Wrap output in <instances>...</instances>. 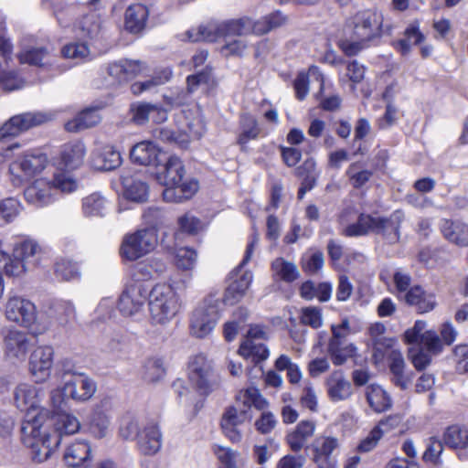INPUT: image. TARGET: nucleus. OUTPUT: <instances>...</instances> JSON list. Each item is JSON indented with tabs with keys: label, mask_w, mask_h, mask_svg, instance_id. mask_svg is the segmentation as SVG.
<instances>
[{
	"label": "nucleus",
	"mask_w": 468,
	"mask_h": 468,
	"mask_svg": "<svg viewBox=\"0 0 468 468\" xmlns=\"http://www.w3.org/2000/svg\"><path fill=\"white\" fill-rule=\"evenodd\" d=\"M53 433L43 430L39 418L34 417L23 423L22 441L31 450L32 459L37 463L45 462L49 458L60 443V435L74 434L79 431V420L69 413L58 414L54 422Z\"/></svg>",
	"instance_id": "obj_1"
},
{
	"label": "nucleus",
	"mask_w": 468,
	"mask_h": 468,
	"mask_svg": "<svg viewBox=\"0 0 468 468\" xmlns=\"http://www.w3.org/2000/svg\"><path fill=\"white\" fill-rule=\"evenodd\" d=\"M269 403L262 397L260 390L254 387L248 388L240 392L237 398V403L226 410L224 412L220 426L223 433L232 442H238L241 440V432L239 426L251 419L250 407L262 410L268 407Z\"/></svg>",
	"instance_id": "obj_2"
},
{
	"label": "nucleus",
	"mask_w": 468,
	"mask_h": 468,
	"mask_svg": "<svg viewBox=\"0 0 468 468\" xmlns=\"http://www.w3.org/2000/svg\"><path fill=\"white\" fill-rule=\"evenodd\" d=\"M404 218L401 210H395L388 218L360 214L357 221L347 226L343 234L346 237H359L373 232L380 235L388 243L394 244L400 239L399 230Z\"/></svg>",
	"instance_id": "obj_3"
},
{
	"label": "nucleus",
	"mask_w": 468,
	"mask_h": 468,
	"mask_svg": "<svg viewBox=\"0 0 468 468\" xmlns=\"http://www.w3.org/2000/svg\"><path fill=\"white\" fill-rule=\"evenodd\" d=\"M40 252L37 241L25 239L16 243L9 254L0 239V271L8 277H21L38 264Z\"/></svg>",
	"instance_id": "obj_4"
},
{
	"label": "nucleus",
	"mask_w": 468,
	"mask_h": 468,
	"mask_svg": "<svg viewBox=\"0 0 468 468\" xmlns=\"http://www.w3.org/2000/svg\"><path fill=\"white\" fill-rule=\"evenodd\" d=\"M182 302L178 292L163 284L151 287L148 300L149 321L153 325L165 326L179 313Z\"/></svg>",
	"instance_id": "obj_5"
},
{
	"label": "nucleus",
	"mask_w": 468,
	"mask_h": 468,
	"mask_svg": "<svg viewBox=\"0 0 468 468\" xmlns=\"http://www.w3.org/2000/svg\"><path fill=\"white\" fill-rule=\"evenodd\" d=\"M48 164V157L39 150L27 151L18 154L10 164L8 176L14 186H20L39 176Z\"/></svg>",
	"instance_id": "obj_6"
},
{
	"label": "nucleus",
	"mask_w": 468,
	"mask_h": 468,
	"mask_svg": "<svg viewBox=\"0 0 468 468\" xmlns=\"http://www.w3.org/2000/svg\"><path fill=\"white\" fill-rule=\"evenodd\" d=\"M158 244V230L147 227L126 234L120 247L122 259L134 261L152 252Z\"/></svg>",
	"instance_id": "obj_7"
},
{
	"label": "nucleus",
	"mask_w": 468,
	"mask_h": 468,
	"mask_svg": "<svg viewBox=\"0 0 468 468\" xmlns=\"http://www.w3.org/2000/svg\"><path fill=\"white\" fill-rule=\"evenodd\" d=\"M221 304L219 297L210 294L197 305L190 318L193 335L203 338L213 331L220 315Z\"/></svg>",
	"instance_id": "obj_8"
},
{
	"label": "nucleus",
	"mask_w": 468,
	"mask_h": 468,
	"mask_svg": "<svg viewBox=\"0 0 468 468\" xmlns=\"http://www.w3.org/2000/svg\"><path fill=\"white\" fill-rule=\"evenodd\" d=\"M258 242V234H253L247 246L242 261L231 271L230 279L233 281L228 286L224 295V302L227 304L232 305L238 303L241 298H243L247 290L250 286L253 279L252 272L250 271H243V266L250 261Z\"/></svg>",
	"instance_id": "obj_9"
},
{
	"label": "nucleus",
	"mask_w": 468,
	"mask_h": 468,
	"mask_svg": "<svg viewBox=\"0 0 468 468\" xmlns=\"http://www.w3.org/2000/svg\"><path fill=\"white\" fill-rule=\"evenodd\" d=\"M384 17L376 9H366L356 12L348 21L353 36L362 41L379 38L384 34Z\"/></svg>",
	"instance_id": "obj_10"
},
{
	"label": "nucleus",
	"mask_w": 468,
	"mask_h": 468,
	"mask_svg": "<svg viewBox=\"0 0 468 468\" xmlns=\"http://www.w3.org/2000/svg\"><path fill=\"white\" fill-rule=\"evenodd\" d=\"M5 315L8 321L19 324L38 333L47 329L46 325H37L35 304L22 296L11 295L8 297L5 305Z\"/></svg>",
	"instance_id": "obj_11"
},
{
	"label": "nucleus",
	"mask_w": 468,
	"mask_h": 468,
	"mask_svg": "<svg viewBox=\"0 0 468 468\" xmlns=\"http://www.w3.org/2000/svg\"><path fill=\"white\" fill-rule=\"evenodd\" d=\"M149 283L127 282L118 300V309L126 317L141 314L149 300L151 292Z\"/></svg>",
	"instance_id": "obj_12"
},
{
	"label": "nucleus",
	"mask_w": 468,
	"mask_h": 468,
	"mask_svg": "<svg viewBox=\"0 0 468 468\" xmlns=\"http://www.w3.org/2000/svg\"><path fill=\"white\" fill-rule=\"evenodd\" d=\"M188 378L200 394H208L217 385L210 362L204 355L193 356L188 364Z\"/></svg>",
	"instance_id": "obj_13"
},
{
	"label": "nucleus",
	"mask_w": 468,
	"mask_h": 468,
	"mask_svg": "<svg viewBox=\"0 0 468 468\" xmlns=\"http://www.w3.org/2000/svg\"><path fill=\"white\" fill-rule=\"evenodd\" d=\"M13 44L0 35V84L5 90H14L23 87V80L13 69Z\"/></svg>",
	"instance_id": "obj_14"
},
{
	"label": "nucleus",
	"mask_w": 468,
	"mask_h": 468,
	"mask_svg": "<svg viewBox=\"0 0 468 468\" xmlns=\"http://www.w3.org/2000/svg\"><path fill=\"white\" fill-rule=\"evenodd\" d=\"M53 360L54 349L50 346H37L31 353L28 368L37 383H43L49 378Z\"/></svg>",
	"instance_id": "obj_15"
},
{
	"label": "nucleus",
	"mask_w": 468,
	"mask_h": 468,
	"mask_svg": "<svg viewBox=\"0 0 468 468\" xmlns=\"http://www.w3.org/2000/svg\"><path fill=\"white\" fill-rule=\"evenodd\" d=\"M226 32L235 33L234 19L227 21H210L186 32L189 41L214 42L223 38Z\"/></svg>",
	"instance_id": "obj_16"
},
{
	"label": "nucleus",
	"mask_w": 468,
	"mask_h": 468,
	"mask_svg": "<svg viewBox=\"0 0 468 468\" xmlns=\"http://www.w3.org/2000/svg\"><path fill=\"white\" fill-rule=\"evenodd\" d=\"M68 397L78 402H85L96 392V383L84 373L75 372L64 383Z\"/></svg>",
	"instance_id": "obj_17"
},
{
	"label": "nucleus",
	"mask_w": 468,
	"mask_h": 468,
	"mask_svg": "<svg viewBox=\"0 0 468 468\" xmlns=\"http://www.w3.org/2000/svg\"><path fill=\"white\" fill-rule=\"evenodd\" d=\"M46 121V115L40 112H26L13 116L0 128V140L8 136H16Z\"/></svg>",
	"instance_id": "obj_18"
},
{
	"label": "nucleus",
	"mask_w": 468,
	"mask_h": 468,
	"mask_svg": "<svg viewBox=\"0 0 468 468\" xmlns=\"http://www.w3.org/2000/svg\"><path fill=\"white\" fill-rule=\"evenodd\" d=\"M340 442L334 436H320L313 443V462L314 464L337 467L335 452L338 451Z\"/></svg>",
	"instance_id": "obj_19"
},
{
	"label": "nucleus",
	"mask_w": 468,
	"mask_h": 468,
	"mask_svg": "<svg viewBox=\"0 0 468 468\" xmlns=\"http://www.w3.org/2000/svg\"><path fill=\"white\" fill-rule=\"evenodd\" d=\"M25 200L36 207H44L55 200L51 182L46 178H37L26 187Z\"/></svg>",
	"instance_id": "obj_20"
},
{
	"label": "nucleus",
	"mask_w": 468,
	"mask_h": 468,
	"mask_svg": "<svg viewBox=\"0 0 468 468\" xmlns=\"http://www.w3.org/2000/svg\"><path fill=\"white\" fill-rule=\"evenodd\" d=\"M130 157L134 164L158 167L165 154L154 143L143 141L133 146Z\"/></svg>",
	"instance_id": "obj_21"
},
{
	"label": "nucleus",
	"mask_w": 468,
	"mask_h": 468,
	"mask_svg": "<svg viewBox=\"0 0 468 468\" xmlns=\"http://www.w3.org/2000/svg\"><path fill=\"white\" fill-rule=\"evenodd\" d=\"M156 168L155 179L166 188L175 187L183 180L185 168L182 161L176 156H170L164 165L160 164Z\"/></svg>",
	"instance_id": "obj_22"
},
{
	"label": "nucleus",
	"mask_w": 468,
	"mask_h": 468,
	"mask_svg": "<svg viewBox=\"0 0 468 468\" xmlns=\"http://www.w3.org/2000/svg\"><path fill=\"white\" fill-rule=\"evenodd\" d=\"M92 457L91 446L87 441H75L65 449L63 460L69 467L88 468Z\"/></svg>",
	"instance_id": "obj_23"
},
{
	"label": "nucleus",
	"mask_w": 468,
	"mask_h": 468,
	"mask_svg": "<svg viewBox=\"0 0 468 468\" xmlns=\"http://www.w3.org/2000/svg\"><path fill=\"white\" fill-rule=\"evenodd\" d=\"M6 356L10 359L24 361L29 350V337L25 332L10 329L4 336Z\"/></svg>",
	"instance_id": "obj_24"
},
{
	"label": "nucleus",
	"mask_w": 468,
	"mask_h": 468,
	"mask_svg": "<svg viewBox=\"0 0 468 468\" xmlns=\"http://www.w3.org/2000/svg\"><path fill=\"white\" fill-rule=\"evenodd\" d=\"M327 396L333 402L344 401L353 395L351 382L340 369L333 371L325 379Z\"/></svg>",
	"instance_id": "obj_25"
},
{
	"label": "nucleus",
	"mask_w": 468,
	"mask_h": 468,
	"mask_svg": "<svg viewBox=\"0 0 468 468\" xmlns=\"http://www.w3.org/2000/svg\"><path fill=\"white\" fill-rule=\"evenodd\" d=\"M162 446V434L156 423L150 421L143 426L137 440V447L144 455L155 454Z\"/></svg>",
	"instance_id": "obj_26"
},
{
	"label": "nucleus",
	"mask_w": 468,
	"mask_h": 468,
	"mask_svg": "<svg viewBox=\"0 0 468 468\" xmlns=\"http://www.w3.org/2000/svg\"><path fill=\"white\" fill-rule=\"evenodd\" d=\"M403 299L407 304L414 306L420 314L432 311L437 304L435 294L419 285L410 287Z\"/></svg>",
	"instance_id": "obj_27"
},
{
	"label": "nucleus",
	"mask_w": 468,
	"mask_h": 468,
	"mask_svg": "<svg viewBox=\"0 0 468 468\" xmlns=\"http://www.w3.org/2000/svg\"><path fill=\"white\" fill-rule=\"evenodd\" d=\"M91 163L98 170L110 171L121 165L122 157L112 145H102L92 152Z\"/></svg>",
	"instance_id": "obj_28"
},
{
	"label": "nucleus",
	"mask_w": 468,
	"mask_h": 468,
	"mask_svg": "<svg viewBox=\"0 0 468 468\" xmlns=\"http://www.w3.org/2000/svg\"><path fill=\"white\" fill-rule=\"evenodd\" d=\"M86 153L85 145L80 142L65 144L60 153L58 168L74 170L80 167Z\"/></svg>",
	"instance_id": "obj_29"
},
{
	"label": "nucleus",
	"mask_w": 468,
	"mask_h": 468,
	"mask_svg": "<svg viewBox=\"0 0 468 468\" xmlns=\"http://www.w3.org/2000/svg\"><path fill=\"white\" fill-rule=\"evenodd\" d=\"M49 310L60 327H68L77 319L76 306L70 300L56 299L51 303Z\"/></svg>",
	"instance_id": "obj_30"
},
{
	"label": "nucleus",
	"mask_w": 468,
	"mask_h": 468,
	"mask_svg": "<svg viewBox=\"0 0 468 468\" xmlns=\"http://www.w3.org/2000/svg\"><path fill=\"white\" fill-rule=\"evenodd\" d=\"M42 390L33 384H18L14 391V398L16 407L20 410L35 409L38 404V398Z\"/></svg>",
	"instance_id": "obj_31"
},
{
	"label": "nucleus",
	"mask_w": 468,
	"mask_h": 468,
	"mask_svg": "<svg viewBox=\"0 0 468 468\" xmlns=\"http://www.w3.org/2000/svg\"><path fill=\"white\" fill-rule=\"evenodd\" d=\"M149 11L144 5H131L124 14V28L132 34L141 33L146 26Z\"/></svg>",
	"instance_id": "obj_32"
},
{
	"label": "nucleus",
	"mask_w": 468,
	"mask_h": 468,
	"mask_svg": "<svg viewBox=\"0 0 468 468\" xmlns=\"http://www.w3.org/2000/svg\"><path fill=\"white\" fill-rule=\"evenodd\" d=\"M315 431V423L311 420H302L296 427L287 434L286 441L291 450L300 452L308 440L313 437Z\"/></svg>",
	"instance_id": "obj_33"
},
{
	"label": "nucleus",
	"mask_w": 468,
	"mask_h": 468,
	"mask_svg": "<svg viewBox=\"0 0 468 468\" xmlns=\"http://www.w3.org/2000/svg\"><path fill=\"white\" fill-rule=\"evenodd\" d=\"M441 231L443 237L450 242L461 246H468V225L461 221L442 219Z\"/></svg>",
	"instance_id": "obj_34"
},
{
	"label": "nucleus",
	"mask_w": 468,
	"mask_h": 468,
	"mask_svg": "<svg viewBox=\"0 0 468 468\" xmlns=\"http://www.w3.org/2000/svg\"><path fill=\"white\" fill-rule=\"evenodd\" d=\"M109 200L99 192L81 199V213L85 218H103L108 212Z\"/></svg>",
	"instance_id": "obj_35"
},
{
	"label": "nucleus",
	"mask_w": 468,
	"mask_h": 468,
	"mask_svg": "<svg viewBox=\"0 0 468 468\" xmlns=\"http://www.w3.org/2000/svg\"><path fill=\"white\" fill-rule=\"evenodd\" d=\"M101 120L97 108H88L65 123V129L78 133L97 125Z\"/></svg>",
	"instance_id": "obj_36"
},
{
	"label": "nucleus",
	"mask_w": 468,
	"mask_h": 468,
	"mask_svg": "<svg viewBox=\"0 0 468 468\" xmlns=\"http://www.w3.org/2000/svg\"><path fill=\"white\" fill-rule=\"evenodd\" d=\"M199 185L196 179L181 181L175 187L165 188L163 191V197L168 202H181L192 197L198 190Z\"/></svg>",
	"instance_id": "obj_37"
},
{
	"label": "nucleus",
	"mask_w": 468,
	"mask_h": 468,
	"mask_svg": "<svg viewBox=\"0 0 468 468\" xmlns=\"http://www.w3.org/2000/svg\"><path fill=\"white\" fill-rule=\"evenodd\" d=\"M366 398L369 407L377 413L388 410L392 406L389 395L376 384H371L366 388Z\"/></svg>",
	"instance_id": "obj_38"
},
{
	"label": "nucleus",
	"mask_w": 468,
	"mask_h": 468,
	"mask_svg": "<svg viewBox=\"0 0 468 468\" xmlns=\"http://www.w3.org/2000/svg\"><path fill=\"white\" fill-rule=\"evenodd\" d=\"M327 352L334 365L341 366L345 364L347 359L355 356L356 347L352 343L346 341H329L327 346Z\"/></svg>",
	"instance_id": "obj_39"
},
{
	"label": "nucleus",
	"mask_w": 468,
	"mask_h": 468,
	"mask_svg": "<svg viewBox=\"0 0 468 468\" xmlns=\"http://www.w3.org/2000/svg\"><path fill=\"white\" fill-rule=\"evenodd\" d=\"M273 279L284 282H292L300 276L297 266L285 259L279 257L271 262Z\"/></svg>",
	"instance_id": "obj_40"
},
{
	"label": "nucleus",
	"mask_w": 468,
	"mask_h": 468,
	"mask_svg": "<svg viewBox=\"0 0 468 468\" xmlns=\"http://www.w3.org/2000/svg\"><path fill=\"white\" fill-rule=\"evenodd\" d=\"M245 33L226 32L223 37L224 44L220 47V53L224 57H240L248 48V43L242 38Z\"/></svg>",
	"instance_id": "obj_41"
},
{
	"label": "nucleus",
	"mask_w": 468,
	"mask_h": 468,
	"mask_svg": "<svg viewBox=\"0 0 468 468\" xmlns=\"http://www.w3.org/2000/svg\"><path fill=\"white\" fill-rule=\"evenodd\" d=\"M468 438V428L464 426L452 425L448 427L442 436L443 443L452 449L459 457L464 443Z\"/></svg>",
	"instance_id": "obj_42"
},
{
	"label": "nucleus",
	"mask_w": 468,
	"mask_h": 468,
	"mask_svg": "<svg viewBox=\"0 0 468 468\" xmlns=\"http://www.w3.org/2000/svg\"><path fill=\"white\" fill-rule=\"evenodd\" d=\"M20 63H27L37 67L50 66L53 61L52 55L45 48H26L18 54Z\"/></svg>",
	"instance_id": "obj_43"
},
{
	"label": "nucleus",
	"mask_w": 468,
	"mask_h": 468,
	"mask_svg": "<svg viewBox=\"0 0 468 468\" xmlns=\"http://www.w3.org/2000/svg\"><path fill=\"white\" fill-rule=\"evenodd\" d=\"M124 197L134 202H144L149 196L148 185L139 178H124L122 181Z\"/></svg>",
	"instance_id": "obj_44"
},
{
	"label": "nucleus",
	"mask_w": 468,
	"mask_h": 468,
	"mask_svg": "<svg viewBox=\"0 0 468 468\" xmlns=\"http://www.w3.org/2000/svg\"><path fill=\"white\" fill-rule=\"evenodd\" d=\"M308 76L314 78L315 80L319 82L320 90L324 89V83L322 72L315 66L310 67L308 75L305 73H300L294 80V90L296 92V97L301 101L303 100L308 93Z\"/></svg>",
	"instance_id": "obj_45"
},
{
	"label": "nucleus",
	"mask_w": 468,
	"mask_h": 468,
	"mask_svg": "<svg viewBox=\"0 0 468 468\" xmlns=\"http://www.w3.org/2000/svg\"><path fill=\"white\" fill-rule=\"evenodd\" d=\"M234 24L235 32L245 33L246 36L250 34L261 36L270 32V27L264 16L257 21H253L250 17H241L234 19Z\"/></svg>",
	"instance_id": "obj_46"
},
{
	"label": "nucleus",
	"mask_w": 468,
	"mask_h": 468,
	"mask_svg": "<svg viewBox=\"0 0 468 468\" xmlns=\"http://www.w3.org/2000/svg\"><path fill=\"white\" fill-rule=\"evenodd\" d=\"M50 182L53 191L58 190L64 194H71L79 188V182L69 170L58 168Z\"/></svg>",
	"instance_id": "obj_47"
},
{
	"label": "nucleus",
	"mask_w": 468,
	"mask_h": 468,
	"mask_svg": "<svg viewBox=\"0 0 468 468\" xmlns=\"http://www.w3.org/2000/svg\"><path fill=\"white\" fill-rule=\"evenodd\" d=\"M21 202L15 197H5L0 200V227L11 224L22 210Z\"/></svg>",
	"instance_id": "obj_48"
},
{
	"label": "nucleus",
	"mask_w": 468,
	"mask_h": 468,
	"mask_svg": "<svg viewBox=\"0 0 468 468\" xmlns=\"http://www.w3.org/2000/svg\"><path fill=\"white\" fill-rule=\"evenodd\" d=\"M101 31V18L96 13L83 16L76 25L77 34L83 38H94Z\"/></svg>",
	"instance_id": "obj_49"
},
{
	"label": "nucleus",
	"mask_w": 468,
	"mask_h": 468,
	"mask_svg": "<svg viewBox=\"0 0 468 468\" xmlns=\"http://www.w3.org/2000/svg\"><path fill=\"white\" fill-rule=\"evenodd\" d=\"M239 353L246 359L254 363L263 361L269 356V349L262 342L243 341L239 348Z\"/></svg>",
	"instance_id": "obj_50"
},
{
	"label": "nucleus",
	"mask_w": 468,
	"mask_h": 468,
	"mask_svg": "<svg viewBox=\"0 0 468 468\" xmlns=\"http://www.w3.org/2000/svg\"><path fill=\"white\" fill-rule=\"evenodd\" d=\"M172 76V70L169 68L162 69L156 73L152 79L145 81L134 82L131 86V90L134 95H140L146 90H151L154 88L165 84Z\"/></svg>",
	"instance_id": "obj_51"
},
{
	"label": "nucleus",
	"mask_w": 468,
	"mask_h": 468,
	"mask_svg": "<svg viewBox=\"0 0 468 468\" xmlns=\"http://www.w3.org/2000/svg\"><path fill=\"white\" fill-rule=\"evenodd\" d=\"M248 311L245 308H239L233 314V319L224 324V337L228 342L235 339L238 333L243 329L248 317Z\"/></svg>",
	"instance_id": "obj_52"
},
{
	"label": "nucleus",
	"mask_w": 468,
	"mask_h": 468,
	"mask_svg": "<svg viewBox=\"0 0 468 468\" xmlns=\"http://www.w3.org/2000/svg\"><path fill=\"white\" fill-rule=\"evenodd\" d=\"M197 261V252L189 247H180L175 251V264L181 271H193Z\"/></svg>",
	"instance_id": "obj_53"
},
{
	"label": "nucleus",
	"mask_w": 468,
	"mask_h": 468,
	"mask_svg": "<svg viewBox=\"0 0 468 468\" xmlns=\"http://www.w3.org/2000/svg\"><path fill=\"white\" fill-rule=\"evenodd\" d=\"M144 423L135 416L125 415L122 418L119 433L124 440H138Z\"/></svg>",
	"instance_id": "obj_54"
},
{
	"label": "nucleus",
	"mask_w": 468,
	"mask_h": 468,
	"mask_svg": "<svg viewBox=\"0 0 468 468\" xmlns=\"http://www.w3.org/2000/svg\"><path fill=\"white\" fill-rule=\"evenodd\" d=\"M54 272L57 278L65 282L78 280L80 277L77 264L68 259L58 260L54 266Z\"/></svg>",
	"instance_id": "obj_55"
},
{
	"label": "nucleus",
	"mask_w": 468,
	"mask_h": 468,
	"mask_svg": "<svg viewBox=\"0 0 468 468\" xmlns=\"http://www.w3.org/2000/svg\"><path fill=\"white\" fill-rule=\"evenodd\" d=\"M346 174L350 184L355 188L362 187L372 176V172L370 170L364 169L359 163L351 164L346 169Z\"/></svg>",
	"instance_id": "obj_56"
},
{
	"label": "nucleus",
	"mask_w": 468,
	"mask_h": 468,
	"mask_svg": "<svg viewBox=\"0 0 468 468\" xmlns=\"http://www.w3.org/2000/svg\"><path fill=\"white\" fill-rule=\"evenodd\" d=\"M300 322L314 329L320 328L324 324L322 308L317 306H307L301 309Z\"/></svg>",
	"instance_id": "obj_57"
},
{
	"label": "nucleus",
	"mask_w": 468,
	"mask_h": 468,
	"mask_svg": "<svg viewBox=\"0 0 468 468\" xmlns=\"http://www.w3.org/2000/svg\"><path fill=\"white\" fill-rule=\"evenodd\" d=\"M110 427V419L102 412H94L90 423V432L96 439H102L108 435Z\"/></svg>",
	"instance_id": "obj_58"
},
{
	"label": "nucleus",
	"mask_w": 468,
	"mask_h": 468,
	"mask_svg": "<svg viewBox=\"0 0 468 468\" xmlns=\"http://www.w3.org/2000/svg\"><path fill=\"white\" fill-rule=\"evenodd\" d=\"M260 133L258 122L250 115H244L241 119V133L239 136V143L246 144L250 140L256 139Z\"/></svg>",
	"instance_id": "obj_59"
},
{
	"label": "nucleus",
	"mask_w": 468,
	"mask_h": 468,
	"mask_svg": "<svg viewBox=\"0 0 468 468\" xmlns=\"http://www.w3.org/2000/svg\"><path fill=\"white\" fill-rule=\"evenodd\" d=\"M212 451L219 463V468H237V452L218 444L213 446Z\"/></svg>",
	"instance_id": "obj_60"
},
{
	"label": "nucleus",
	"mask_w": 468,
	"mask_h": 468,
	"mask_svg": "<svg viewBox=\"0 0 468 468\" xmlns=\"http://www.w3.org/2000/svg\"><path fill=\"white\" fill-rule=\"evenodd\" d=\"M324 266V254L320 250H310L303 256V269L308 273H316Z\"/></svg>",
	"instance_id": "obj_61"
},
{
	"label": "nucleus",
	"mask_w": 468,
	"mask_h": 468,
	"mask_svg": "<svg viewBox=\"0 0 468 468\" xmlns=\"http://www.w3.org/2000/svg\"><path fill=\"white\" fill-rule=\"evenodd\" d=\"M384 424V421H380L370 431L368 435L360 441L356 448L359 452H368L378 445L379 440L384 434V431L381 429V426Z\"/></svg>",
	"instance_id": "obj_62"
},
{
	"label": "nucleus",
	"mask_w": 468,
	"mask_h": 468,
	"mask_svg": "<svg viewBox=\"0 0 468 468\" xmlns=\"http://www.w3.org/2000/svg\"><path fill=\"white\" fill-rule=\"evenodd\" d=\"M61 53L64 58L73 59L78 63L89 57L90 49L84 43H70L62 48Z\"/></svg>",
	"instance_id": "obj_63"
},
{
	"label": "nucleus",
	"mask_w": 468,
	"mask_h": 468,
	"mask_svg": "<svg viewBox=\"0 0 468 468\" xmlns=\"http://www.w3.org/2000/svg\"><path fill=\"white\" fill-rule=\"evenodd\" d=\"M154 276L152 267L146 260L140 261L133 266L129 282L148 283L147 282L152 280Z\"/></svg>",
	"instance_id": "obj_64"
}]
</instances>
